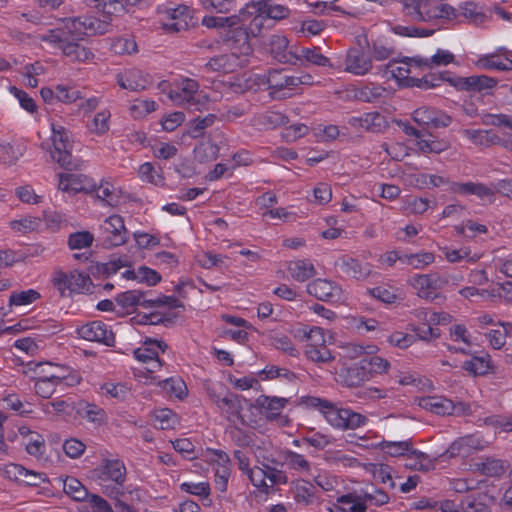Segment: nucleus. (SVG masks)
<instances>
[{
    "label": "nucleus",
    "mask_w": 512,
    "mask_h": 512,
    "mask_svg": "<svg viewBox=\"0 0 512 512\" xmlns=\"http://www.w3.org/2000/svg\"><path fill=\"white\" fill-rule=\"evenodd\" d=\"M224 41L231 52L211 58L207 62L206 68L215 72L233 73L249 62L252 54L250 37L246 33V29L237 28L225 34Z\"/></svg>",
    "instance_id": "obj_1"
},
{
    "label": "nucleus",
    "mask_w": 512,
    "mask_h": 512,
    "mask_svg": "<svg viewBox=\"0 0 512 512\" xmlns=\"http://www.w3.org/2000/svg\"><path fill=\"white\" fill-rule=\"evenodd\" d=\"M302 404L308 408L317 409L333 428L346 431L355 430L367 424L368 418L349 408L338 407L334 403L314 396L301 399Z\"/></svg>",
    "instance_id": "obj_2"
},
{
    "label": "nucleus",
    "mask_w": 512,
    "mask_h": 512,
    "mask_svg": "<svg viewBox=\"0 0 512 512\" xmlns=\"http://www.w3.org/2000/svg\"><path fill=\"white\" fill-rule=\"evenodd\" d=\"M404 13L414 21L444 25L457 20V9L440 0H401Z\"/></svg>",
    "instance_id": "obj_3"
},
{
    "label": "nucleus",
    "mask_w": 512,
    "mask_h": 512,
    "mask_svg": "<svg viewBox=\"0 0 512 512\" xmlns=\"http://www.w3.org/2000/svg\"><path fill=\"white\" fill-rule=\"evenodd\" d=\"M242 14L246 17V33L249 37H256L261 33L267 19H284L288 17L289 9L269 0H252L242 8Z\"/></svg>",
    "instance_id": "obj_4"
},
{
    "label": "nucleus",
    "mask_w": 512,
    "mask_h": 512,
    "mask_svg": "<svg viewBox=\"0 0 512 512\" xmlns=\"http://www.w3.org/2000/svg\"><path fill=\"white\" fill-rule=\"evenodd\" d=\"M293 336L301 342H306L304 355L316 364H326L334 360L332 352L326 345L325 330L318 326L302 325L293 330Z\"/></svg>",
    "instance_id": "obj_5"
},
{
    "label": "nucleus",
    "mask_w": 512,
    "mask_h": 512,
    "mask_svg": "<svg viewBox=\"0 0 512 512\" xmlns=\"http://www.w3.org/2000/svg\"><path fill=\"white\" fill-rule=\"evenodd\" d=\"M39 39L60 49L66 57L73 62L87 63L94 59V53L87 47L80 45L76 36L67 34L66 29L58 26L41 35Z\"/></svg>",
    "instance_id": "obj_6"
},
{
    "label": "nucleus",
    "mask_w": 512,
    "mask_h": 512,
    "mask_svg": "<svg viewBox=\"0 0 512 512\" xmlns=\"http://www.w3.org/2000/svg\"><path fill=\"white\" fill-rule=\"evenodd\" d=\"M93 477L106 496H116L118 486H122L127 477V469L124 462L117 457L103 458L100 464L93 469Z\"/></svg>",
    "instance_id": "obj_7"
},
{
    "label": "nucleus",
    "mask_w": 512,
    "mask_h": 512,
    "mask_svg": "<svg viewBox=\"0 0 512 512\" xmlns=\"http://www.w3.org/2000/svg\"><path fill=\"white\" fill-rule=\"evenodd\" d=\"M51 136L41 142V149L45 151L50 159L61 167L67 168L71 165L73 142L70 132L61 124L50 120Z\"/></svg>",
    "instance_id": "obj_8"
},
{
    "label": "nucleus",
    "mask_w": 512,
    "mask_h": 512,
    "mask_svg": "<svg viewBox=\"0 0 512 512\" xmlns=\"http://www.w3.org/2000/svg\"><path fill=\"white\" fill-rule=\"evenodd\" d=\"M51 283L62 297L90 293L93 287L90 276L78 269L67 272L55 269L51 276Z\"/></svg>",
    "instance_id": "obj_9"
},
{
    "label": "nucleus",
    "mask_w": 512,
    "mask_h": 512,
    "mask_svg": "<svg viewBox=\"0 0 512 512\" xmlns=\"http://www.w3.org/2000/svg\"><path fill=\"white\" fill-rule=\"evenodd\" d=\"M66 29L67 34L83 39L85 36L102 35L111 27L110 19H99L94 16L73 17L64 19L59 25Z\"/></svg>",
    "instance_id": "obj_10"
},
{
    "label": "nucleus",
    "mask_w": 512,
    "mask_h": 512,
    "mask_svg": "<svg viewBox=\"0 0 512 512\" xmlns=\"http://www.w3.org/2000/svg\"><path fill=\"white\" fill-rule=\"evenodd\" d=\"M167 348V344L163 341L147 339L141 347L134 351L135 358L145 365L143 369H139L140 377L149 378L151 380L157 379L153 374L162 367L159 353L165 352Z\"/></svg>",
    "instance_id": "obj_11"
},
{
    "label": "nucleus",
    "mask_w": 512,
    "mask_h": 512,
    "mask_svg": "<svg viewBox=\"0 0 512 512\" xmlns=\"http://www.w3.org/2000/svg\"><path fill=\"white\" fill-rule=\"evenodd\" d=\"M198 87V83L190 78L176 80L169 92V98L175 105L200 110L203 105L201 98H205V96L198 93Z\"/></svg>",
    "instance_id": "obj_12"
},
{
    "label": "nucleus",
    "mask_w": 512,
    "mask_h": 512,
    "mask_svg": "<svg viewBox=\"0 0 512 512\" xmlns=\"http://www.w3.org/2000/svg\"><path fill=\"white\" fill-rule=\"evenodd\" d=\"M418 297L433 301L439 297V291L448 285V279L437 272L416 274L408 280Z\"/></svg>",
    "instance_id": "obj_13"
},
{
    "label": "nucleus",
    "mask_w": 512,
    "mask_h": 512,
    "mask_svg": "<svg viewBox=\"0 0 512 512\" xmlns=\"http://www.w3.org/2000/svg\"><path fill=\"white\" fill-rule=\"evenodd\" d=\"M304 82L297 76H289L281 71H269L266 75L260 76L261 85L267 84L270 94L276 98H286L291 96V92Z\"/></svg>",
    "instance_id": "obj_14"
},
{
    "label": "nucleus",
    "mask_w": 512,
    "mask_h": 512,
    "mask_svg": "<svg viewBox=\"0 0 512 512\" xmlns=\"http://www.w3.org/2000/svg\"><path fill=\"white\" fill-rule=\"evenodd\" d=\"M245 475L259 489H268L274 485L287 483V476L282 471L268 464L250 468Z\"/></svg>",
    "instance_id": "obj_15"
},
{
    "label": "nucleus",
    "mask_w": 512,
    "mask_h": 512,
    "mask_svg": "<svg viewBox=\"0 0 512 512\" xmlns=\"http://www.w3.org/2000/svg\"><path fill=\"white\" fill-rule=\"evenodd\" d=\"M100 230L103 242L107 247H117L125 244L128 240V230L123 218L119 215H111L106 218Z\"/></svg>",
    "instance_id": "obj_16"
},
{
    "label": "nucleus",
    "mask_w": 512,
    "mask_h": 512,
    "mask_svg": "<svg viewBox=\"0 0 512 512\" xmlns=\"http://www.w3.org/2000/svg\"><path fill=\"white\" fill-rule=\"evenodd\" d=\"M419 406L437 415H463L469 411L465 403L454 404L451 400L442 396H428L419 399Z\"/></svg>",
    "instance_id": "obj_17"
},
{
    "label": "nucleus",
    "mask_w": 512,
    "mask_h": 512,
    "mask_svg": "<svg viewBox=\"0 0 512 512\" xmlns=\"http://www.w3.org/2000/svg\"><path fill=\"white\" fill-rule=\"evenodd\" d=\"M91 194L104 205L111 207H117L127 200V195L122 188L109 178L101 179L98 184L95 183Z\"/></svg>",
    "instance_id": "obj_18"
},
{
    "label": "nucleus",
    "mask_w": 512,
    "mask_h": 512,
    "mask_svg": "<svg viewBox=\"0 0 512 512\" xmlns=\"http://www.w3.org/2000/svg\"><path fill=\"white\" fill-rule=\"evenodd\" d=\"M95 182L83 174L60 173L58 175V189L70 195L77 193H92Z\"/></svg>",
    "instance_id": "obj_19"
},
{
    "label": "nucleus",
    "mask_w": 512,
    "mask_h": 512,
    "mask_svg": "<svg viewBox=\"0 0 512 512\" xmlns=\"http://www.w3.org/2000/svg\"><path fill=\"white\" fill-rule=\"evenodd\" d=\"M116 81L120 88L132 92L143 91L151 84L149 75L136 68H128L118 72Z\"/></svg>",
    "instance_id": "obj_20"
},
{
    "label": "nucleus",
    "mask_w": 512,
    "mask_h": 512,
    "mask_svg": "<svg viewBox=\"0 0 512 512\" xmlns=\"http://www.w3.org/2000/svg\"><path fill=\"white\" fill-rule=\"evenodd\" d=\"M388 70L392 77L395 78L399 84L405 86L418 85V80L411 76L414 70L422 67L421 59H407L402 61H392L388 64Z\"/></svg>",
    "instance_id": "obj_21"
},
{
    "label": "nucleus",
    "mask_w": 512,
    "mask_h": 512,
    "mask_svg": "<svg viewBox=\"0 0 512 512\" xmlns=\"http://www.w3.org/2000/svg\"><path fill=\"white\" fill-rule=\"evenodd\" d=\"M249 406L250 403L247 400L228 392L223 395V399L217 407L228 420L232 422L239 421L244 424L246 419L243 412Z\"/></svg>",
    "instance_id": "obj_22"
},
{
    "label": "nucleus",
    "mask_w": 512,
    "mask_h": 512,
    "mask_svg": "<svg viewBox=\"0 0 512 512\" xmlns=\"http://www.w3.org/2000/svg\"><path fill=\"white\" fill-rule=\"evenodd\" d=\"M34 372L38 378L62 382L67 386H73L80 382L79 375H67L65 368L49 362L35 364Z\"/></svg>",
    "instance_id": "obj_23"
},
{
    "label": "nucleus",
    "mask_w": 512,
    "mask_h": 512,
    "mask_svg": "<svg viewBox=\"0 0 512 512\" xmlns=\"http://www.w3.org/2000/svg\"><path fill=\"white\" fill-rule=\"evenodd\" d=\"M488 442L482 439L478 434L466 435L455 440L445 454L449 457L468 456L475 451L484 449Z\"/></svg>",
    "instance_id": "obj_24"
},
{
    "label": "nucleus",
    "mask_w": 512,
    "mask_h": 512,
    "mask_svg": "<svg viewBox=\"0 0 512 512\" xmlns=\"http://www.w3.org/2000/svg\"><path fill=\"white\" fill-rule=\"evenodd\" d=\"M506 53L505 47H499L492 53L478 56L474 65L482 70L512 71V60L503 57Z\"/></svg>",
    "instance_id": "obj_25"
},
{
    "label": "nucleus",
    "mask_w": 512,
    "mask_h": 512,
    "mask_svg": "<svg viewBox=\"0 0 512 512\" xmlns=\"http://www.w3.org/2000/svg\"><path fill=\"white\" fill-rule=\"evenodd\" d=\"M298 46L290 45L289 40L284 35L275 34L269 39V51L271 55L279 62L284 64L295 63L298 59L295 51Z\"/></svg>",
    "instance_id": "obj_26"
},
{
    "label": "nucleus",
    "mask_w": 512,
    "mask_h": 512,
    "mask_svg": "<svg viewBox=\"0 0 512 512\" xmlns=\"http://www.w3.org/2000/svg\"><path fill=\"white\" fill-rule=\"evenodd\" d=\"M77 334L87 341L100 342L105 345L114 343V334L101 321H93L80 326L77 328Z\"/></svg>",
    "instance_id": "obj_27"
},
{
    "label": "nucleus",
    "mask_w": 512,
    "mask_h": 512,
    "mask_svg": "<svg viewBox=\"0 0 512 512\" xmlns=\"http://www.w3.org/2000/svg\"><path fill=\"white\" fill-rule=\"evenodd\" d=\"M372 60L363 50L350 49L344 59V71L356 76L368 74L372 69Z\"/></svg>",
    "instance_id": "obj_28"
},
{
    "label": "nucleus",
    "mask_w": 512,
    "mask_h": 512,
    "mask_svg": "<svg viewBox=\"0 0 512 512\" xmlns=\"http://www.w3.org/2000/svg\"><path fill=\"white\" fill-rule=\"evenodd\" d=\"M167 18L163 22V29L170 33L187 30L193 25V17L186 6H178L166 12Z\"/></svg>",
    "instance_id": "obj_29"
},
{
    "label": "nucleus",
    "mask_w": 512,
    "mask_h": 512,
    "mask_svg": "<svg viewBox=\"0 0 512 512\" xmlns=\"http://www.w3.org/2000/svg\"><path fill=\"white\" fill-rule=\"evenodd\" d=\"M209 461L216 465L215 482L221 491H225L230 476V458L227 453L221 450H210Z\"/></svg>",
    "instance_id": "obj_30"
},
{
    "label": "nucleus",
    "mask_w": 512,
    "mask_h": 512,
    "mask_svg": "<svg viewBox=\"0 0 512 512\" xmlns=\"http://www.w3.org/2000/svg\"><path fill=\"white\" fill-rule=\"evenodd\" d=\"M453 191L461 195H476L484 204L494 203L495 194L498 193L495 189V183L491 186L472 182L457 183L454 185Z\"/></svg>",
    "instance_id": "obj_31"
},
{
    "label": "nucleus",
    "mask_w": 512,
    "mask_h": 512,
    "mask_svg": "<svg viewBox=\"0 0 512 512\" xmlns=\"http://www.w3.org/2000/svg\"><path fill=\"white\" fill-rule=\"evenodd\" d=\"M307 292L321 301H337L341 288L326 279H316L307 285Z\"/></svg>",
    "instance_id": "obj_32"
},
{
    "label": "nucleus",
    "mask_w": 512,
    "mask_h": 512,
    "mask_svg": "<svg viewBox=\"0 0 512 512\" xmlns=\"http://www.w3.org/2000/svg\"><path fill=\"white\" fill-rule=\"evenodd\" d=\"M415 122L426 126L446 127L451 123V118L442 111L422 106L413 112Z\"/></svg>",
    "instance_id": "obj_33"
},
{
    "label": "nucleus",
    "mask_w": 512,
    "mask_h": 512,
    "mask_svg": "<svg viewBox=\"0 0 512 512\" xmlns=\"http://www.w3.org/2000/svg\"><path fill=\"white\" fill-rule=\"evenodd\" d=\"M116 500V508L121 512H131V504L142 501L143 491L132 484L118 486V493L116 496H108Z\"/></svg>",
    "instance_id": "obj_34"
},
{
    "label": "nucleus",
    "mask_w": 512,
    "mask_h": 512,
    "mask_svg": "<svg viewBox=\"0 0 512 512\" xmlns=\"http://www.w3.org/2000/svg\"><path fill=\"white\" fill-rule=\"evenodd\" d=\"M202 24L207 28L227 29L226 34L232 29L247 27L246 17L245 14H242V8L237 14L227 17L206 16L203 18Z\"/></svg>",
    "instance_id": "obj_35"
},
{
    "label": "nucleus",
    "mask_w": 512,
    "mask_h": 512,
    "mask_svg": "<svg viewBox=\"0 0 512 512\" xmlns=\"http://www.w3.org/2000/svg\"><path fill=\"white\" fill-rule=\"evenodd\" d=\"M224 84L233 93H243L247 90L261 86L260 75H255L249 71H244L242 73L228 77V79L224 81Z\"/></svg>",
    "instance_id": "obj_36"
},
{
    "label": "nucleus",
    "mask_w": 512,
    "mask_h": 512,
    "mask_svg": "<svg viewBox=\"0 0 512 512\" xmlns=\"http://www.w3.org/2000/svg\"><path fill=\"white\" fill-rule=\"evenodd\" d=\"M384 118L378 112H366L348 119V124L354 129L379 131L384 126Z\"/></svg>",
    "instance_id": "obj_37"
},
{
    "label": "nucleus",
    "mask_w": 512,
    "mask_h": 512,
    "mask_svg": "<svg viewBox=\"0 0 512 512\" xmlns=\"http://www.w3.org/2000/svg\"><path fill=\"white\" fill-rule=\"evenodd\" d=\"M338 266L347 276L357 280H364L372 273V268L369 263H361L348 256L342 257L338 262Z\"/></svg>",
    "instance_id": "obj_38"
},
{
    "label": "nucleus",
    "mask_w": 512,
    "mask_h": 512,
    "mask_svg": "<svg viewBox=\"0 0 512 512\" xmlns=\"http://www.w3.org/2000/svg\"><path fill=\"white\" fill-rule=\"evenodd\" d=\"M287 271L294 281L305 282L316 275V268L309 259H295L287 262Z\"/></svg>",
    "instance_id": "obj_39"
},
{
    "label": "nucleus",
    "mask_w": 512,
    "mask_h": 512,
    "mask_svg": "<svg viewBox=\"0 0 512 512\" xmlns=\"http://www.w3.org/2000/svg\"><path fill=\"white\" fill-rule=\"evenodd\" d=\"M295 54L298 59L293 65L305 66L306 64H312L321 67L331 66L329 58L324 56L317 47L306 48L298 46Z\"/></svg>",
    "instance_id": "obj_40"
},
{
    "label": "nucleus",
    "mask_w": 512,
    "mask_h": 512,
    "mask_svg": "<svg viewBox=\"0 0 512 512\" xmlns=\"http://www.w3.org/2000/svg\"><path fill=\"white\" fill-rule=\"evenodd\" d=\"M26 147L16 141L0 139V162L14 165L24 155Z\"/></svg>",
    "instance_id": "obj_41"
},
{
    "label": "nucleus",
    "mask_w": 512,
    "mask_h": 512,
    "mask_svg": "<svg viewBox=\"0 0 512 512\" xmlns=\"http://www.w3.org/2000/svg\"><path fill=\"white\" fill-rule=\"evenodd\" d=\"M460 133L477 147H489L500 141V138L490 130L462 129Z\"/></svg>",
    "instance_id": "obj_42"
},
{
    "label": "nucleus",
    "mask_w": 512,
    "mask_h": 512,
    "mask_svg": "<svg viewBox=\"0 0 512 512\" xmlns=\"http://www.w3.org/2000/svg\"><path fill=\"white\" fill-rule=\"evenodd\" d=\"M436 458H431L429 455L413 449L411 447L405 458V467L418 470V471H430L435 468Z\"/></svg>",
    "instance_id": "obj_43"
},
{
    "label": "nucleus",
    "mask_w": 512,
    "mask_h": 512,
    "mask_svg": "<svg viewBox=\"0 0 512 512\" xmlns=\"http://www.w3.org/2000/svg\"><path fill=\"white\" fill-rule=\"evenodd\" d=\"M497 80L487 75H473L459 80V85L468 91L483 92L496 87Z\"/></svg>",
    "instance_id": "obj_44"
},
{
    "label": "nucleus",
    "mask_w": 512,
    "mask_h": 512,
    "mask_svg": "<svg viewBox=\"0 0 512 512\" xmlns=\"http://www.w3.org/2000/svg\"><path fill=\"white\" fill-rule=\"evenodd\" d=\"M418 151L423 154L436 153L439 154L447 150L450 146L445 139H438L432 135L421 134L418 140H415Z\"/></svg>",
    "instance_id": "obj_45"
},
{
    "label": "nucleus",
    "mask_w": 512,
    "mask_h": 512,
    "mask_svg": "<svg viewBox=\"0 0 512 512\" xmlns=\"http://www.w3.org/2000/svg\"><path fill=\"white\" fill-rule=\"evenodd\" d=\"M9 227L14 233L25 235L42 230V219L33 216H23L10 221Z\"/></svg>",
    "instance_id": "obj_46"
},
{
    "label": "nucleus",
    "mask_w": 512,
    "mask_h": 512,
    "mask_svg": "<svg viewBox=\"0 0 512 512\" xmlns=\"http://www.w3.org/2000/svg\"><path fill=\"white\" fill-rule=\"evenodd\" d=\"M360 360L361 369H364L369 379L374 375L385 374L390 368V362L380 356H371Z\"/></svg>",
    "instance_id": "obj_47"
},
{
    "label": "nucleus",
    "mask_w": 512,
    "mask_h": 512,
    "mask_svg": "<svg viewBox=\"0 0 512 512\" xmlns=\"http://www.w3.org/2000/svg\"><path fill=\"white\" fill-rule=\"evenodd\" d=\"M285 404L286 400L283 398H266L262 404L266 418L278 421L280 425L286 424L287 419L281 415Z\"/></svg>",
    "instance_id": "obj_48"
},
{
    "label": "nucleus",
    "mask_w": 512,
    "mask_h": 512,
    "mask_svg": "<svg viewBox=\"0 0 512 512\" xmlns=\"http://www.w3.org/2000/svg\"><path fill=\"white\" fill-rule=\"evenodd\" d=\"M325 461L336 467L354 468L360 466L357 458L337 449L327 451L325 453Z\"/></svg>",
    "instance_id": "obj_49"
},
{
    "label": "nucleus",
    "mask_w": 512,
    "mask_h": 512,
    "mask_svg": "<svg viewBox=\"0 0 512 512\" xmlns=\"http://www.w3.org/2000/svg\"><path fill=\"white\" fill-rule=\"evenodd\" d=\"M78 413L95 426L104 425L108 421L105 410L95 404L85 403L79 408Z\"/></svg>",
    "instance_id": "obj_50"
},
{
    "label": "nucleus",
    "mask_w": 512,
    "mask_h": 512,
    "mask_svg": "<svg viewBox=\"0 0 512 512\" xmlns=\"http://www.w3.org/2000/svg\"><path fill=\"white\" fill-rule=\"evenodd\" d=\"M130 387L123 382H105L100 386L102 396L118 401H124L130 395Z\"/></svg>",
    "instance_id": "obj_51"
},
{
    "label": "nucleus",
    "mask_w": 512,
    "mask_h": 512,
    "mask_svg": "<svg viewBox=\"0 0 512 512\" xmlns=\"http://www.w3.org/2000/svg\"><path fill=\"white\" fill-rule=\"evenodd\" d=\"M111 50L118 55H131L138 52V46L133 36L125 35L112 38Z\"/></svg>",
    "instance_id": "obj_52"
},
{
    "label": "nucleus",
    "mask_w": 512,
    "mask_h": 512,
    "mask_svg": "<svg viewBox=\"0 0 512 512\" xmlns=\"http://www.w3.org/2000/svg\"><path fill=\"white\" fill-rule=\"evenodd\" d=\"M142 297V292L138 290H129L120 293L116 297V304L122 309L123 313L130 314L134 312L136 307L141 303Z\"/></svg>",
    "instance_id": "obj_53"
},
{
    "label": "nucleus",
    "mask_w": 512,
    "mask_h": 512,
    "mask_svg": "<svg viewBox=\"0 0 512 512\" xmlns=\"http://www.w3.org/2000/svg\"><path fill=\"white\" fill-rule=\"evenodd\" d=\"M268 340L271 346L275 349L289 355V356H297L298 350L292 343L291 339L280 332L271 331L268 336Z\"/></svg>",
    "instance_id": "obj_54"
},
{
    "label": "nucleus",
    "mask_w": 512,
    "mask_h": 512,
    "mask_svg": "<svg viewBox=\"0 0 512 512\" xmlns=\"http://www.w3.org/2000/svg\"><path fill=\"white\" fill-rule=\"evenodd\" d=\"M377 447H379L385 454L391 457H407L408 452L412 447L411 440L404 441H382Z\"/></svg>",
    "instance_id": "obj_55"
},
{
    "label": "nucleus",
    "mask_w": 512,
    "mask_h": 512,
    "mask_svg": "<svg viewBox=\"0 0 512 512\" xmlns=\"http://www.w3.org/2000/svg\"><path fill=\"white\" fill-rule=\"evenodd\" d=\"M435 261V255L431 252L421 251L413 254H404L402 263L414 269H425Z\"/></svg>",
    "instance_id": "obj_56"
},
{
    "label": "nucleus",
    "mask_w": 512,
    "mask_h": 512,
    "mask_svg": "<svg viewBox=\"0 0 512 512\" xmlns=\"http://www.w3.org/2000/svg\"><path fill=\"white\" fill-rule=\"evenodd\" d=\"M138 175L144 182L150 183L155 186L164 184V177L161 168H157L149 162L142 164L138 169Z\"/></svg>",
    "instance_id": "obj_57"
},
{
    "label": "nucleus",
    "mask_w": 512,
    "mask_h": 512,
    "mask_svg": "<svg viewBox=\"0 0 512 512\" xmlns=\"http://www.w3.org/2000/svg\"><path fill=\"white\" fill-rule=\"evenodd\" d=\"M344 357L354 360L364 355H373L378 351V347L373 344L361 345L357 343H347L341 346Z\"/></svg>",
    "instance_id": "obj_58"
},
{
    "label": "nucleus",
    "mask_w": 512,
    "mask_h": 512,
    "mask_svg": "<svg viewBox=\"0 0 512 512\" xmlns=\"http://www.w3.org/2000/svg\"><path fill=\"white\" fill-rule=\"evenodd\" d=\"M63 491L75 501H84L88 497L85 486L74 477H66L63 480Z\"/></svg>",
    "instance_id": "obj_59"
},
{
    "label": "nucleus",
    "mask_w": 512,
    "mask_h": 512,
    "mask_svg": "<svg viewBox=\"0 0 512 512\" xmlns=\"http://www.w3.org/2000/svg\"><path fill=\"white\" fill-rule=\"evenodd\" d=\"M179 424V417L172 410L164 408L154 413V425L160 429H174Z\"/></svg>",
    "instance_id": "obj_60"
},
{
    "label": "nucleus",
    "mask_w": 512,
    "mask_h": 512,
    "mask_svg": "<svg viewBox=\"0 0 512 512\" xmlns=\"http://www.w3.org/2000/svg\"><path fill=\"white\" fill-rule=\"evenodd\" d=\"M41 298L40 293L35 289L14 291L9 297V306H27Z\"/></svg>",
    "instance_id": "obj_61"
},
{
    "label": "nucleus",
    "mask_w": 512,
    "mask_h": 512,
    "mask_svg": "<svg viewBox=\"0 0 512 512\" xmlns=\"http://www.w3.org/2000/svg\"><path fill=\"white\" fill-rule=\"evenodd\" d=\"M251 452L254 454L257 462L264 466L272 464L275 461V452L270 442H261V444H253Z\"/></svg>",
    "instance_id": "obj_62"
},
{
    "label": "nucleus",
    "mask_w": 512,
    "mask_h": 512,
    "mask_svg": "<svg viewBox=\"0 0 512 512\" xmlns=\"http://www.w3.org/2000/svg\"><path fill=\"white\" fill-rule=\"evenodd\" d=\"M387 94V90L373 83L366 84L356 91V97L364 102H373L383 98Z\"/></svg>",
    "instance_id": "obj_63"
},
{
    "label": "nucleus",
    "mask_w": 512,
    "mask_h": 512,
    "mask_svg": "<svg viewBox=\"0 0 512 512\" xmlns=\"http://www.w3.org/2000/svg\"><path fill=\"white\" fill-rule=\"evenodd\" d=\"M490 368V358L487 355L472 357L463 364V369L473 375H485Z\"/></svg>",
    "instance_id": "obj_64"
}]
</instances>
